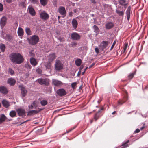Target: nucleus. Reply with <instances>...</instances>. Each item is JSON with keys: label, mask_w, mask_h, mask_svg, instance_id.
<instances>
[{"label": "nucleus", "mask_w": 148, "mask_h": 148, "mask_svg": "<svg viewBox=\"0 0 148 148\" xmlns=\"http://www.w3.org/2000/svg\"><path fill=\"white\" fill-rule=\"evenodd\" d=\"M31 3L34 4H38L39 2L38 0H29Z\"/></svg>", "instance_id": "41"}, {"label": "nucleus", "mask_w": 148, "mask_h": 148, "mask_svg": "<svg viewBox=\"0 0 148 148\" xmlns=\"http://www.w3.org/2000/svg\"><path fill=\"white\" fill-rule=\"evenodd\" d=\"M3 9V5L0 3V11H2Z\"/></svg>", "instance_id": "49"}, {"label": "nucleus", "mask_w": 148, "mask_h": 148, "mask_svg": "<svg viewBox=\"0 0 148 148\" xmlns=\"http://www.w3.org/2000/svg\"><path fill=\"white\" fill-rule=\"evenodd\" d=\"M40 16L42 19L44 20H47L49 18L48 14L45 11H43L40 13Z\"/></svg>", "instance_id": "8"}, {"label": "nucleus", "mask_w": 148, "mask_h": 148, "mask_svg": "<svg viewBox=\"0 0 148 148\" xmlns=\"http://www.w3.org/2000/svg\"><path fill=\"white\" fill-rule=\"evenodd\" d=\"M33 106L35 108H36L37 107V105L36 104V102L35 101H34L33 103L32 104Z\"/></svg>", "instance_id": "48"}, {"label": "nucleus", "mask_w": 148, "mask_h": 148, "mask_svg": "<svg viewBox=\"0 0 148 148\" xmlns=\"http://www.w3.org/2000/svg\"><path fill=\"white\" fill-rule=\"evenodd\" d=\"M73 11L75 13H76L77 11V10L76 9H75L73 10Z\"/></svg>", "instance_id": "62"}, {"label": "nucleus", "mask_w": 148, "mask_h": 148, "mask_svg": "<svg viewBox=\"0 0 148 148\" xmlns=\"http://www.w3.org/2000/svg\"><path fill=\"white\" fill-rule=\"evenodd\" d=\"M56 93L60 97L65 96L67 94L66 91L63 88H60L58 89L56 91Z\"/></svg>", "instance_id": "6"}, {"label": "nucleus", "mask_w": 148, "mask_h": 148, "mask_svg": "<svg viewBox=\"0 0 148 148\" xmlns=\"http://www.w3.org/2000/svg\"><path fill=\"white\" fill-rule=\"evenodd\" d=\"M100 112L101 111L99 110L95 115L93 119L95 120V121H96L100 117L101 115L100 114Z\"/></svg>", "instance_id": "25"}, {"label": "nucleus", "mask_w": 148, "mask_h": 148, "mask_svg": "<svg viewBox=\"0 0 148 148\" xmlns=\"http://www.w3.org/2000/svg\"><path fill=\"white\" fill-rule=\"evenodd\" d=\"M40 103L42 106H44L47 104V102L45 100H42L41 101Z\"/></svg>", "instance_id": "40"}, {"label": "nucleus", "mask_w": 148, "mask_h": 148, "mask_svg": "<svg viewBox=\"0 0 148 148\" xmlns=\"http://www.w3.org/2000/svg\"><path fill=\"white\" fill-rule=\"evenodd\" d=\"M16 115V113L14 111H12L10 113V115L12 117H15Z\"/></svg>", "instance_id": "35"}, {"label": "nucleus", "mask_w": 148, "mask_h": 148, "mask_svg": "<svg viewBox=\"0 0 148 148\" xmlns=\"http://www.w3.org/2000/svg\"><path fill=\"white\" fill-rule=\"evenodd\" d=\"M21 90V93L22 97H24L25 96L27 92V91L25 88L22 85H20L19 86Z\"/></svg>", "instance_id": "9"}, {"label": "nucleus", "mask_w": 148, "mask_h": 148, "mask_svg": "<svg viewBox=\"0 0 148 148\" xmlns=\"http://www.w3.org/2000/svg\"><path fill=\"white\" fill-rule=\"evenodd\" d=\"M77 83L76 82H74L71 84V87L73 89H74L75 87L76 86Z\"/></svg>", "instance_id": "44"}, {"label": "nucleus", "mask_w": 148, "mask_h": 148, "mask_svg": "<svg viewBox=\"0 0 148 148\" xmlns=\"http://www.w3.org/2000/svg\"><path fill=\"white\" fill-rule=\"evenodd\" d=\"M93 28L94 29V32L97 34H98L100 31V30L98 27L97 25H95L93 26Z\"/></svg>", "instance_id": "33"}, {"label": "nucleus", "mask_w": 148, "mask_h": 148, "mask_svg": "<svg viewBox=\"0 0 148 148\" xmlns=\"http://www.w3.org/2000/svg\"><path fill=\"white\" fill-rule=\"evenodd\" d=\"M77 45V43L76 42H73L71 44V45L73 47H75Z\"/></svg>", "instance_id": "47"}, {"label": "nucleus", "mask_w": 148, "mask_h": 148, "mask_svg": "<svg viewBox=\"0 0 148 148\" xmlns=\"http://www.w3.org/2000/svg\"><path fill=\"white\" fill-rule=\"evenodd\" d=\"M8 72L11 75H14V71L11 68H9L8 69Z\"/></svg>", "instance_id": "38"}, {"label": "nucleus", "mask_w": 148, "mask_h": 148, "mask_svg": "<svg viewBox=\"0 0 148 148\" xmlns=\"http://www.w3.org/2000/svg\"><path fill=\"white\" fill-rule=\"evenodd\" d=\"M95 51L96 53L97 54L99 52V49L97 48L96 47L95 48Z\"/></svg>", "instance_id": "51"}, {"label": "nucleus", "mask_w": 148, "mask_h": 148, "mask_svg": "<svg viewBox=\"0 0 148 148\" xmlns=\"http://www.w3.org/2000/svg\"><path fill=\"white\" fill-rule=\"evenodd\" d=\"M7 20V18L5 16L1 18L0 21V24L1 27H4L5 25Z\"/></svg>", "instance_id": "12"}, {"label": "nucleus", "mask_w": 148, "mask_h": 148, "mask_svg": "<svg viewBox=\"0 0 148 148\" xmlns=\"http://www.w3.org/2000/svg\"><path fill=\"white\" fill-rule=\"evenodd\" d=\"M48 0H40L41 4L43 6H45L47 3Z\"/></svg>", "instance_id": "32"}, {"label": "nucleus", "mask_w": 148, "mask_h": 148, "mask_svg": "<svg viewBox=\"0 0 148 148\" xmlns=\"http://www.w3.org/2000/svg\"><path fill=\"white\" fill-rule=\"evenodd\" d=\"M36 72L39 74H41L42 72V70L40 68H38L36 70Z\"/></svg>", "instance_id": "42"}, {"label": "nucleus", "mask_w": 148, "mask_h": 148, "mask_svg": "<svg viewBox=\"0 0 148 148\" xmlns=\"http://www.w3.org/2000/svg\"><path fill=\"white\" fill-rule=\"evenodd\" d=\"M91 2L92 3H96V2L95 0H91Z\"/></svg>", "instance_id": "60"}, {"label": "nucleus", "mask_w": 148, "mask_h": 148, "mask_svg": "<svg viewBox=\"0 0 148 148\" xmlns=\"http://www.w3.org/2000/svg\"><path fill=\"white\" fill-rule=\"evenodd\" d=\"M37 81L41 85L47 86L49 84V80L46 78H39L38 79Z\"/></svg>", "instance_id": "5"}, {"label": "nucleus", "mask_w": 148, "mask_h": 148, "mask_svg": "<svg viewBox=\"0 0 148 148\" xmlns=\"http://www.w3.org/2000/svg\"><path fill=\"white\" fill-rule=\"evenodd\" d=\"M18 34L19 36H22L24 34V31L23 29L21 27H19L18 30Z\"/></svg>", "instance_id": "26"}, {"label": "nucleus", "mask_w": 148, "mask_h": 148, "mask_svg": "<svg viewBox=\"0 0 148 148\" xmlns=\"http://www.w3.org/2000/svg\"><path fill=\"white\" fill-rule=\"evenodd\" d=\"M2 103L3 106L6 108L10 106L9 102L5 100H3Z\"/></svg>", "instance_id": "24"}, {"label": "nucleus", "mask_w": 148, "mask_h": 148, "mask_svg": "<svg viewBox=\"0 0 148 148\" xmlns=\"http://www.w3.org/2000/svg\"><path fill=\"white\" fill-rule=\"evenodd\" d=\"M108 42L107 41H103L102 42L101 45L100 46L99 49L102 51L108 45Z\"/></svg>", "instance_id": "10"}, {"label": "nucleus", "mask_w": 148, "mask_h": 148, "mask_svg": "<svg viewBox=\"0 0 148 148\" xmlns=\"http://www.w3.org/2000/svg\"><path fill=\"white\" fill-rule=\"evenodd\" d=\"M144 127H141V128H140V130H142L143 129H144Z\"/></svg>", "instance_id": "63"}, {"label": "nucleus", "mask_w": 148, "mask_h": 148, "mask_svg": "<svg viewBox=\"0 0 148 148\" xmlns=\"http://www.w3.org/2000/svg\"><path fill=\"white\" fill-rule=\"evenodd\" d=\"M6 2L8 3H10L12 2V0H5Z\"/></svg>", "instance_id": "57"}, {"label": "nucleus", "mask_w": 148, "mask_h": 148, "mask_svg": "<svg viewBox=\"0 0 148 148\" xmlns=\"http://www.w3.org/2000/svg\"><path fill=\"white\" fill-rule=\"evenodd\" d=\"M128 46V43L125 44V45L124 47L123 48V52L125 53V51L126 49H127Z\"/></svg>", "instance_id": "43"}, {"label": "nucleus", "mask_w": 148, "mask_h": 148, "mask_svg": "<svg viewBox=\"0 0 148 148\" xmlns=\"http://www.w3.org/2000/svg\"><path fill=\"white\" fill-rule=\"evenodd\" d=\"M2 37L3 38L8 41H10L12 39V36L9 34H3Z\"/></svg>", "instance_id": "17"}, {"label": "nucleus", "mask_w": 148, "mask_h": 148, "mask_svg": "<svg viewBox=\"0 0 148 148\" xmlns=\"http://www.w3.org/2000/svg\"><path fill=\"white\" fill-rule=\"evenodd\" d=\"M83 67H84V66H83V65H82L80 67V68H79V72H80V73L81 72V70L83 68Z\"/></svg>", "instance_id": "52"}, {"label": "nucleus", "mask_w": 148, "mask_h": 148, "mask_svg": "<svg viewBox=\"0 0 148 148\" xmlns=\"http://www.w3.org/2000/svg\"><path fill=\"white\" fill-rule=\"evenodd\" d=\"M140 130L139 129H137L134 131L135 133H138L140 132Z\"/></svg>", "instance_id": "53"}, {"label": "nucleus", "mask_w": 148, "mask_h": 148, "mask_svg": "<svg viewBox=\"0 0 148 148\" xmlns=\"http://www.w3.org/2000/svg\"><path fill=\"white\" fill-rule=\"evenodd\" d=\"M51 62H49V61H48V62L46 65H45V66L46 67V68H47V69H50L51 68Z\"/></svg>", "instance_id": "37"}, {"label": "nucleus", "mask_w": 148, "mask_h": 148, "mask_svg": "<svg viewBox=\"0 0 148 148\" xmlns=\"http://www.w3.org/2000/svg\"><path fill=\"white\" fill-rule=\"evenodd\" d=\"M82 63V60L81 59H76L75 61V64L76 65L78 66H79Z\"/></svg>", "instance_id": "28"}, {"label": "nucleus", "mask_w": 148, "mask_h": 148, "mask_svg": "<svg viewBox=\"0 0 148 148\" xmlns=\"http://www.w3.org/2000/svg\"><path fill=\"white\" fill-rule=\"evenodd\" d=\"M127 3H125V4H124V5H123V6H124V8H127Z\"/></svg>", "instance_id": "61"}, {"label": "nucleus", "mask_w": 148, "mask_h": 148, "mask_svg": "<svg viewBox=\"0 0 148 148\" xmlns=\"http://www.w3.org/2000/svg\"><path fill=\"white\" fill-rule=\"evenodd\" d=\"M76 126H74V127H73V128H71V129H70L69 130V131H67V133H69V132H70L71 131H72V130H73L76 127Z\"/></svg>", "instance_id": "50"}, {"label": "nucleus", "mask_w": 148, "mask_h": 148, "mask_svg": "<svg viewBox=\"0 0 148 148\" xmlns=\"http://www.w3.org/2000/svg\"><path fill=\"white\" fill-rule=\"evenodd\" d=\"M72 24L73 27L75 29H76L78 25L77 21L75 19H73L72 21Z\"/></svg>", "instance_id": "22"}, {"label": "nucleus", "mask_w": 148, "mask_h": 148, "mask_svg": "<svg viewBox=\"0 0 148 148\" xmlns=\"http://www.w3.org/2000/svg\"><path fill=\"white\" fill-rule=\"evenodd\" d=\"M116 40H115L114 42H113L112 45V47H114V45H115L116 43Z\"/></svg>", "instance_id": "56"}, {"label": "nucleus", "mask_w": 148, "mask_h": 148, "mask_svg": "<svg viewBox=\"0 0 148 148\" xmlns=\"http://www.w3.org/2000/svg\"><path fill=\"white\" fill-rule=\"evenodd\" d=\"M73 12H69V16L71 17L72 16Z\"/></svg>", "instance_id": "54"}, {"label": "nucleus", "mask_w": 148, "mask_h": 148, "mask_svg": "<svg viewBox=\"0 0 148 148\" xmlns=\"http://www.w3.org/2000/svg\"><path fill=\"white\" fill-rule=\"evenodd\" d=\"M114 25V24L112 22H108L106 24L105 27L106 29H110L113 28Z\"/></svg>", "instance_id": "13"}, {"label": "nucleus", "mask_w": 148, "mask_h": 148, "mask_svg": "<svg viewBox=\"0 0 148 148\" xmlns=\"http://www.w3.org/2000/svg\"><path fill=\"white\" fill-rule=\"evenodd\" d=\"M29 121V120H26V121H24L23 122H22L19 125H21V124H22L24 123H26V122H28Z\"/></svg>", "instance_id": "58"}, {"label": "nucleus", "mask_w": 148, "mask_h": 148, "mask_svg": "<svg viewBox=\"0 0 148 148\" xmlns=\"http://www.w3.org/2000/svg\"><path fill=\"white\" fill-rule=\"evenodd\" d=\"M25 31L28 35H31V31L30 28L28 27L26 28L25 29Z\"/></svg>", "instance_id": "36"}, {"label": "nucleus", "mask_w": 148, "mask_h": 148, "mask_svg": "<svg viewBox=\"0 0 148 148\" xmlns=\"http://www.w3.org/2000/svg\"><path fill=\"white\" fill-rule=\"evenodd\" d=\"M31 64L33 66H35L36 65L38 64L36 60L33 58H32L30 60Z\"/></svg>", "instance_id": "19"}, {"label": "nucleus", "mask_w": 148, "mask_h": 148, "mask_svg": "<svg viewBox=\"0 0 148 148\" xmlns=\"http://www.w3.org/2000/svg\"><path fill=\"white\" fill-rule=\"evenodd\" d=\"M52 83L54 85L56 86L62 85L63 84V83L61 81L54 79L52 80Z\"/></svg>", "instance_id": "14"}, {"label": "nucleus", "mask_w": 148, "mask_h": 148, "mask_svg": "<svg viewBox=\"0 0 148 148\" xmlns=\"http://www.w3.org/2000/svg\"><path fill=\"white\" fill-rule=\"evenodd\" d=\"M8 83L11 86H13L16 83V81L14 79L10 78L8 79Z\"/></svg>", "instance_id": "21"}, {"label": "nucleus", "mask_w": 148, "mask_h": 148, "mask_svg": "<svg viewBox=\"0 0 148 148\" xmlns=\"http://www.w3.org/2000/svg\"><path fill=\"white\" fill-rule=\"evenodd\" d=\"M6 117L4 114H1L0 118V123L4 122L6 120Z\"/></svg>", "instance_id": "27"}, {"label": "nucleus", "mask_w": 148, "mask_h": 148, "mask_svg": "<svg viewBox=\"0 0 148 148\" xmlns=\"http://www.w3.org/2000/svg\"><path fill=\"white\" fill-rule=\"evenodd\" d=\"M11 62L14 63L20 64L24 62V59L23 56L20 53H13L9 56Z\"/></svg>", "instance_id": "1"}, {"label": "nucleus", "mask_w": 148, "mask_h": 148, "mask_svg": "<svg viewBox=\"0 0 148 148\" xmlns=\"http://www.w3.org/2000/svg\"><path fill=\"white\" fill-rule=\"evenodd\" d=\"M39 37L36 35H33L31 36L30 38L27 39L29 43L32 45H34L37 44L39 42Z\"/></svg>", "instance_id": "2"}, {"label": "nucleus", "mask_w": 148, "mask_h": 148, "mask_svg": "<svg viewBox=\"0 0 148 148\" xmlns=\"http://www.w3.org/2000/svg\"><path fill=\"white\" fill-rule=\"evenodd\" d=\"M0 92L5 94H7L8 92V91L7 88L4 86L0 87Z\"/></svg>", "instance_id": "20"}, {"label": "nucleus", "mask_w": 148, "mask_h": 148, "mask_svg": "<svg viewBox=\"0 0 148 148\" xmlns=\"http://www.w3.org/2000/svg\"><path fill=\"white\" fill-rule=\"evenodd\" d=\"M71 37L73 40H78L80 39L81 36L78 33L75 32L71 34Z\"/></svg>", "instance_id": "7"}, {"label": "nucleus", "mask_w": 148, "mask_h": 148, "mask_svg": "<svg viewBox=\"0 0 148 148\" xmlns=\"http://www.w3.org/2000/svg\"><path fill=\"white\" fill-rule=\"evenodd\" d=\"M34 107L32 104L31 105L29 106V108L30 109H32Z\"/></svg>", "instance_id": "55"}, {"label": "nucleus", "mask_w": 148, "mask_h": 148, "mask_svg": "<svg viewBox=\"0 0 148 148\" xmlns=\"http://www.w3.org/2000/svg\"><path fill=\"white\" fill-rule=\"evenodd\" d=\"M63 68V65L59 60L56 61L55 65V68L56 70L59 71L62 69Z\"/></svg>", "instance_id": "4"}, {"label": "nucleus", "mask_w": 148, "mask_h": 148, "mask_svg": "<svg viewBox=\"0 0 148 148\" xmlns=\"http://www.w3.org/2000/svg\"><path fill=\"white\" fill-rule=\"evenodd\" d=\"M95 63H93L90 66L89 68H90L92 67V66H94L95 65Z\"/></svg>", "instance_id": "59"}, {"label": "nucleus", "mask_w": 148, "mask_h": 148, "mask_svg": "<svg viewBox=\"0 0 148 148\" xmlns=\"http://www.w3.org/2000/svg\"><path fill=\"white\" fill-rule=\"evenodd\" d=\"M5 46L4 44L2 43H1L0 44V48L2 52H4L5 49Z\"/></svg>", "instance_id": "29"}, {"label": "nucleus", "mask_w": 148, "mask_h": 148, "mask_svg": "<svg viewBox=\"0 0 148 148\" xmlns=\"http://www.w3.org/2000/svg\"><path fill=\"white\" fill-rule=\"evenodd\" d=\"M116 111H114V112H113L112 113V114H114L116 113Z\"/></svg>", "instance_id": "64"}, {"label": "nucleus", "mask_w": 148, "mask_h": 148, "mask_svg": "<svg viewBox=\"0 0 148 148\" xmlns=\"http://www.w3.org/2000/svg\"><path fill=\"white\" fill-rule=\"evenodd\" d=\"M55 54L54 53L50 54L48 57L49 61L52 62L56 58Z\"/></svg>", "instance_id": "16"}, {"label": "nucleus", "mask_w": 148, "mask_h": 148, "mask_svg": "<svg viewBox=\"0 0 148 148\" xmlns=\"http://www.w3.org/2000/svg\"><path fill=\"white\" fill-rule=\"evenodd\" d=\"M25 67L27 69H31L32 68L31 65L28 62L25 64Z\"/></svg>", "instance_id": "39"}, {"label": "nucleus", "mask_w": 148, "mask_h": 148, "mask_svg": "<svg viewBox=\"0 0 148 148\" xmlns=\"http://www.w3.org/2000/svg\"><path fill=\"white\" fill-rule=\"evenodd\" d=\"M129 140H128L126 142H125L122 145V147L121 148H125L127 147H128V145L127 143L129 142Z\"/></svg>", "instance_id": "34"}, {"label": "nucleus", "mask_w": 148, "mask_h": 148, "mask_svg": "<svg viewBox=\"0 0 148 148\" xmlns=\"http://www.w3.org/2000/svg\"><path fill=\"white\" fill-rule=\"evenodd\" d=\"M131 8V6H129L127 8L126 11V14L127 16V19L128 21H129L130 19Z\"/></svg>", "instance_id": "18"}, {"label": "nucleus", "mask_w": 148, "mask_h": 148, "mask_svg": "<svg viewBox=\"0 0 148 148\" xmlns=\"http://www.w3.org/2000/svg\"><path fill=\"white\" fill-rule=\"evenodd\" d=\"M134 73H132L130 74L128 76L129 79H131L132 78L134 77Z\"/></svg>", "instance_id": "45"}, {"label": "nucleus", "mask_w": 148, "mask_h": 148, "mask_svg": "<svg viewBox=\"0 0 148 148\" xmlns=\"http://www.w3.org/2000/svg\"><path fill=\"white\" fill-rule=\"evenodd\" d=\"M16 111L19 116H23L25 113V110L22 109H18L16 110Z\"/></svg>", "instance_id": "15"}, {"label": "nucleus", "mask_w": 148, "mask_h": 148, "mask_svg": "<svg viewBox=\"0 0 148 148\" xmlns=\"http://www.w3.org/2000/svg\"><path fill=\"white\" fill-rule=\"evenodd\" d=\"M122 91L124 93V97L122 100H120L118 101V103L119 104L122 105L128 99V93L127 91L125 89H123Z\"/></svg>", "instance_id": "3"}, {"label": "nucleus", "mask_w": 148, "mask_h": 148, "mask_svg": "<svg viewBox=\"0 0 148 148\" xmlns=\"http://www.w3.org/2000/svg\"><path fill=\"white\" fill-rule=\"evenodd\" d=\"M59 12L61 15L64 16L63 17L65 16L66 11L64 7L62 6L60 7L59 8Z\"/></svg>", "instance_id": "11"}, {"label": "nucleus", "mask_w": 148, "mask_h": 148, "mask_svg": "<svg viewBox=\"0 0 148 148\" xmlns=\"http://www.w3.org/2000/svg\"><path fill=\"white\" fill-rule=\"evenodd\" d=\"M38 113V111L35 110H30L28 112L27 116L31 115L32 114H36Z\"/></svg>", "instance_id": "30"}, {"label": "nucleus", "mask_w": 148, "mask_h": 148, "mask_svg": "<svg viewBox=\"0 0 148 148\" xmlns=\"http://www.w3.org/2000/svg\"><path fill=\"white\" fill-rule=\"evenodd\" d=\"M58 39L60 42L64 41L65 40L64 38L63 37H59Z\"/></svg>", "instance_id": "46"}, {"label": "nucleus", "mask_w": 148, "mask_h": 148, "mask_svg": "<svg viewBox=\"0 0 148 148\" xmlns=\"http://www.w3.org/2000/svg\"><path fill=\"white\" fill-rule=\"evenodd\" d=\"M116 12L119 16H123L124 14V11H119L118 10H116Z\"/></svg>", "instance_id": "31"}, {"label": "nucleus", "mask_w": 148, "mask_h": 148, "mask_svg": "<svg viewBox=\"0 0 148 148\" xmlns=\"http://www.w3.org/2000/svg\"><path fill=\"white\" fill-rule=\"evenodd\" d=\"M29 12L30 14L33 16H34L36 14V13L34 8L32 7L28 8Z\"/></svg>", "instance_id": "23"}]
</instances>
